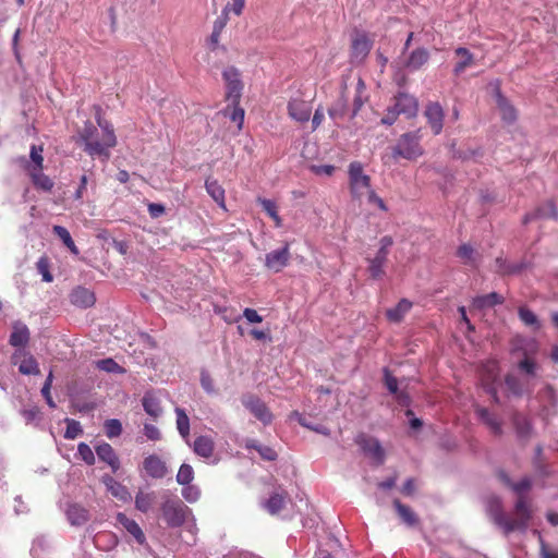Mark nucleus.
<instances>
[{
  "instance_id": "nucleus-1",
  "label": "nucleus",
  "mask_w": 558,
  "mask_h": 558,
  "mask_svg": "<svg viewBox=\"0 0 558 558\" xmlns=\"http://www.w3.org/2000/svg\"><path fill=\"white\" fill-rule=\"evenodd\" d=\"M98 126L86 122L78 131V141L84 145V150L93 158L101 157L108 160L110 149L117 145V137L110 122L97 117Z\"/></svg>"
},
{
  "instance_id": "nucleus-2",
  "label": "nucleus",
  "mask_w": 558,
  "mask_h": 558,
  "mask_svg": "<svg viewBox=\"0 0 558 558\" xmlns=\"http://www.w3.org/2000/svg\"><path fill=\"white\" fill-rule=\"evenodd\" d=\"M486 510L494 523L502 529L506 535L515 530L525 531L532 518L531 508L523 498H518L514 505V519H510L504 513L501 500L497 496L487 499Z\"/></svg>"
},
{
  "instance_id": "nucleus-3",
  "label": "nucleus",
  "mask_w": 558,
  "mask_h": 558,
  "mask_svg": "<svg viewBox=\"0 0 558 558\" xmlns=\"http://www.w3.org/2000/svg\"><path fill=\"white\" fill-rule=\"evenodd\" d=\"M349 189L353 201L362 204L365 202L371 206H376L381 211L388 208L381 197H379L371 185V178L367 175L362 163L353 161L349 165Z\"/></svg>"
},
{
  "instance_id": "nucleus-4",
  "label": "nucleus",
  "mask_w": 558,
  "mask_h": 558,
  "mask_svg": "<svg viewBox=\"0 0 558 558\" xmlns=\"http://www.w3.org/2000/svg\"><path fill=\"white\" fill-rule=\"evenodd\" d=\"M420 140L421 136L417 132L403 134L393 147V157H402L409 160L420 157L423 154Z\"/></svg>"
},
{
  "instance_id": "nucleus-5",
  "label": "nucleus",
  "mask_w": 558,
  "mask_h": 558,
  "mask_svg": "<svg viewBox=\"0 0 558 558\" xmlns=\"http://www.w3.org/2000/svg\"><path fill=\"white\" fill-rule=\"evenodd\" d=\"M165 521L171 527L182 525L192 513L191 509L179 500L168 499L161 506Z\"/></svg>"
},
{
  "instance_id": "nucleus-6",
  "label": "nucleus",
  "mask_w": 558,
  "mask_h": 558,
  "mask_svg": "<svg viewBox=\"0 0 558 558\" xmlns=\"http://www.w3.org/2000/svg\"><path fill=\"white\" fill-rule=\"evenodd\" d=\"M290 258V244L287 242L282 247L267 253L264 265L268 270L277 274L289 265Z\"/></svg>"
},
{
  "instance_id": "nucleus-7",
  "label": "nucleus",
  "mask_w": 558,
  "mask_h": 558,
  "mask_svg": "<svg viewBox=\"0 0 558 558\" xmlns=\"http://www.w3.org/2000/svg\"><path fill=\"white\" fill-rule=\"evenodd\" d=\"M12 363L19 367L23 375L39 374V366L35 357L24 349H16L12 355Z\"/></svg>"
},
{
  "instance_id": "nucleus-8",
  "label": "nucleus",
  "mask_w": 558,
  "mask_h": 558,
  "mask_svg": "<svg viewBox=\"0 0 558 558\" xmlns=\"http://www.w3.org/2000/svg\"><path fill=\"white\" fill-rule=\"evenodd\" d=\"M243 405L264 425L272 422V414L267 405L255 396H245L242 399Z\"/></svg>"
},
{
  "instance_id": "nucleus-9",
  "label": "nucleus",
  "mask_w": 558,
  "mask_h": 558,
  "mask_svg": "<svg viewBox=\"0 0 558 558\" xmlns=\"http://www.w3.org/2000/svg\"><path fill=\"white\" fill-rule=\"evenodd\" d=\"M222 76L227 85L228 100H230L232 105L238 104L243 87L240 80V73L236 69L230 66L223 71Z\"/></svg>"
},
{
  "instance_id": "nucleus-10",
  "label": "nucleus",
  "mask_w": 558,
  "mask_h": 558,
  "mask_svg": "<svg viewBox=\"0 0 558 558\" xmlns=\"http://www.w3.org/2000/svg\"><path fill=\"white\" fill-rule=\"evenodd\" d=\"M142 466L146 475L151 478L160 480L168 474V466L166 462L157 454H149L145 457Z\"/></svg>"
},
{
  "instance_id": "nucleus-11",
  "label": "nucleus",
  "mask_w": 558,
  "mask_h": 558,
  "mask_svg": "<svg viewBox=\"0 0 558 558\" xmlns=\"http://www.w3.org/2000/svg\"><path fill=\"white\" fill-rule=\"evenodd\" d=\"M288 112L291 119L304 123L311 118L312 105L301 98H292L288 104Z\"/></svg>"
},
{
  "instance_id": "nucleus-12",
  "label": "nucleus",
  "mask_w": 558,
  "mask_h": 558,
  "mask_svg": "<svg viewBox=\"0 0 558 558\" xmlns=\"http://www.w3.org/2000/svg\"><path fill=\"white\" fill-rule=\"evenodd\" d=\"M424 116L433 133L435 135L440 134L445 117L442 107L438 102H429L424 110Z\"/></svg>"
},
{
  "instance_id": "nucleus-13",
  "label": "nucleus",
  "mask_w": 558,
  "mask_h": 558,
  "mask_svg": "<svg viewBox=\"0 0 558 558\" xmlns=\"http://www.w3.org/2000/svg\"><path fill=\"white\" fill-rule=\"evenodd\" d=\"M357 444L365 454L371 457L377 464H381L385 460V452L379 441L372 437L361 436Z\"/></svg>"
},
{
  "instance_id": "nucleus-14",
  "label": "nucleus",
  "mask_w": 558,
  "mask_h": 558,
  "mask_svg": "<svg viewBox=\"0 0 558 558\" xmlns=\"http://www.w3.org/2000/svg\"><path fill=\"white\" fill-rule=\"evenodd\" d=\"M393 107L397 113L404 114L408 118L415 117L418 110L416 98L405 93H400L396 97Z\"/></svg>"
},
{
  "instance_id": "nucleus-15",
  "label": "nucleus",
  "mask_w": 558,
  "mask_h": 558,
  "mask_svg": "<svg viewBox=\"0 0 558 558\" xmlns=\"http://www.w3.org/2000/svg\"><path fill=\"white\" fill-rule=\"evenodd\" d=\"M95 452L99 460L110 466L113 473L120 469V459L111 445L102 442L96 446Z\"/></svg>"
},
{
  "instance_id": "nucleus-16",
  "label": "nucleus",
  "mask_w": 558,
  "mask_h": 558,
  "mask_svg": "<svg viewBox=\"0 0 558 558\" xmlns=\"http://www.w3.org/2000/svg\"><path fill=\"white\" fill-rule=\"evenodd\" d=\"M116 519L118 524H120L130 535H132L137 544H145V534L141 526L134 520L128 518L122 512H119Z\"/></svg>"
},
{
  "instance_id": "nucleus-17",
  "label": "nucleus",
  "mask_w": 558,
  "mask_h": 558,
  "mask_svg": "<svg viewBox=\"0 0 558 558\" xmlns=\"http://www.w3.org/2000/svg\"><path fill=\"white\" fill-rule=\"evenodd\" d=\"M189 446H191L194 453L201 458L209 459L214 454L215 441L210 436H197L193 444H190Z\"/></svg>"
},
{
  "instance_id": "nucleus-18",
  "label": "nucleus",
  "mask_w": 558,
  "mask_h": 558,
  "mask_svg": "<svg viewBox=\"0 0 558 558\" xmlns=\"http://www.w3.org/2000/svg\"><path fill=\"white\" fill-rule=\"evenodd\" d=\"M65 515L69 523L73 526H81L89 520L88 510L78 504H69L65 509Z\"/></svg>"
},
{
  "instance_id": "nucleus-19",
  "label": "nucleus",
  "mask_w": 558,
  "mask_h": 558,
  "mask_svg": "<svg viewBox=\"0 0 558 558\" xmlns=\"http://www.w3.org/2000/svg\"><path fill=\"white\" fill-rule=\"evenodd\" d=\"M28 340L29 330L27 326L20 320L14 322L12 325V332L9 340L10 344L17 349H24Z\"/></svg>"
},
{
  "instance_id": "nucleus-20",
  "label": "nucleus",
  "mask_w": 558,
  "mask_h": 558,
  "mask_svg": "<svg viewBox=\"0 0 558 558\" xmlns=\"http://www.w3.org/2000/svg\"><path fill=\"white\" fill-rule=\"evenodd\" d=\"M499 477L505 485L510 487L519 496V498H523L526 501L524 494L532 487V480L530 477H523L518 483H513L505 472H500Z\"/></svg>"
},
{
  "instance_id": "nucleus-21",
  "label": "nucleus",
  "mask_w": 558,
  "mask_h": 558,
  "mask_svg": "<svg viewBox=\"0 0 558 558\" xmlns=\"http://www.w3.org/2000/svg\"><path fill=\"white\" fill-rule=\"evenodd\" d=\"M71 302L78 307L87 308L94 305L95 295L90 290L77 287L71 293Z\"/></svg>"
},
{
  "instance_id": "nucleus-22",
  "label": "nucleus",
  "mask_w": 558,
  "mask_h": 558,
  "mask_svg": "<svg viewBox=\"0 0 558 558\" xmlns=\"http://www.w3.org/2000/svg\"><path fill=\"white\" fill-rule=\"evenodd\" d=\"M142 404L146 414L154 420L162 414L160 400L154 392H146L142 399Z\"/></svg>"
},
{
  "instance_id": "nucleus-23",
  "label": "nucleus",
  "mask_w": 558,
  "mask_h": 558,
  "mask_svg": "<svg viewBox=\"0 0 558 558\" xmlns=\"http://www.w3.org/2000/svg\"><path fill=\"white\" fill-rule=\"evenodd\" d=\"M371 50V43L365 35H357L352 41V58L356 62L363 61Z\"/></svg>"
},
{
  "instance_id": "nucleus-24",
  "label": "nucleus",
  "mask_w": 558,
  "mask_h": 558,
  "mask_svg": "<svg viewBox=\"0 0 558 558\" xmlns=\"http://www.w3.org/2000/svg\"><path fill=\"white\" fill-rule=\"evenodd\" d=\"M456 56L459 58L458 62L454 65L453 72L456 75H460L466 69L475 65L474 56L463 47H459L456 49Z\"/></svg>"
},
{
  "instance_id": "nucleus-25",
  "label": "nucleus",
  "mask_w": 558,
  "mask_h": 558,
  "mask_svg": "<svg viewBox=\"0 0 558 558\" xmlns=\"http://www.w3.org/2000/svg\"><path fill=\"white\" fill-rule=\"evenodd\" d=\"M104 483H105L108 492H110L111 495L114 496L116 498H118L119 500L128 501L131 499V494L128 490V488L124 485H122L121 483L117 482L113 477L105 476Z\"/></svg>"
},
{
  "instance_id": "nucleus-26",
  "label": "nucleus",
  "mask_w": 558,
  "mask_h": 558,
  "mask_svg": "<svg viewBox=\"0 0 558 558\" xmlns=\"http://www.w3.org/2000/svg\"><path fill=\"white\" fill-rule=\"evenodd\" d=\"M286 505L284 492H275L270 497L263 502V507L270 513L277 514L283 509Z\"/></svg>"
},
{
  "instance_id": "nucleus-27",
  "label": "nucleus",
  "mask_w": 558,
  "mask_h": 558,
  "mask_svg": "<svg viewBox=\"0 0 558 558\" xmlns=\"http://www.w3.org/2000/svg\"><path fill=\"white\" fill-rule=\"evenodd\" d=\"M174 412L177 415V429L183 440L190 445V418L181 408H175Z\"/></svg>"
},
{
  "instance_id": "nucleus-28",
  "label": "nucleus",
  "mask_w": 558,
  "mask_h": 558,
  "mask_svg": "<svg viewBox=\"0 0 558 558\" xmlns=\"http://www.w3.org/2000/svg\"><path fill=\"white\" fill-rule=\"evenodd\" d=\"M513 425L517 432V436L521 440L530 439L532 435V425L524 415L515 414L513 416Z\"/></svg>"
},
{
  "instance_id": "nucleus-29",
  "label": "nucleus",
  "mask_w": 558,
  "mask_h": 558,
  "mask_svg": "<svg viewBox=\"0 0 558 558\" xmlns=\"http://www.w3.org/2000/svg\"><path fill=\"white\" fill-rule=\"evenodd\" d=\"M534 217H541V218H551L557 220L558 218V211L553 202H546L544 205L537 208L535 215H526L524 217V223L530 222Z\"/></svg>"
},
{
  "instance_id": "nucleus-30",
  "label": "nucleus",
  "mask_w": 558,
  "mask_h": 558,
  "mask_svg": "<svg viewBox=\"0 0 558 558\" xmlns=\"http://www.w3.org/2000/svg\"><path fill=\"white\" fill-rule=\"evenodd\" d=\"M411 307L412 303L407 299H402L393 308H389L386 314L390 322L399 323Z\"/></svg>"
},
{
  "instance_id": "nucleus-31",
  "label": "nucleus",
  "mask_w": 558,
  "mask_h": 558,
  "mask_svg": "<svg viewBox=\"0 0 558 558\" xmlns=\"http://www.w3.org/2000/svg\"><path fill=\"white\" fill-rule=\"evenodd\" d=\"M496 98L497 106L500 110L502 120L507 123H512L517 118L514 108L507 101V99L499 92H497Z\"/></svg>"
},
{
  "instance_id": "nucleus-32",
  "label": "nucleus",
  "mask_w": 558,
  "mask_h": 558,
  "mask_svg": "<svg viewBox=\"0 0 558 558\" xmlns=\"http://www.w3.org/2000/svg\"><path fill=\"white\" fill-rule=\"evenodd\" d=\"M502 302V296L496 292H492L485 295H478L473 300V307L477 310H484L493 307L496 304Z\"/></svg>"
},
{
  "instance_id": "nucleus-33",
  "label": "nucleus",
  "mask_w": 558,
  "mask_h": 558,
  "mask_svg": "<svg viewBox=\"0 0 558 558\" xmlns=\"http://www.w3.org/2000/svg\"><path fill=\"white\" fill-rule=\"evenodd\" d=\"M205 187L213 199L221 207H225V190L216 180H206Z\"/></svg>"
},
{
  "instance_id": "nucleus-34",
  "label": "nucleus",
  "mask_w": 558,
  "mask_h": 558,
  "mask_svg": "<svg viewBox=\"0 0 558 558\" xmlns=\"http://www.w3.org/2000/svg\"><path fill=\"white\" fill-rule=\"evenodd\" d=\"M395 508L401 518V520L409 526H414L417 524L418 520L416 514L409 508L408 506H404L399 500H395L393 502Z\"/></svg>"
},
{
  "instance_id": "nucleus-35",
  "label": "nucleus",
  "mask_w": 558,
  "mask_h": 558,
  "mask_svg": "<svg viewBox=\"0 0 558 558\" xmlns=\"http://www.w3.org/2000/svg\"><path fill=\"white\" fill-rule=\"evenodd\" d=\"M478 417L492 429L496 435L501 434V425L496 416H494L487 409L478 408L476 411Z\"/></svg>"
},
{
  "instance_id": "nucleus-36",
  "label": "nucleus",
  "mask_w": 558,
  "mask_h": 558,
  "mask_svg": "<svg viewBox=\"0 0 558 558\" xmlns=\"http://www.w3.org/2000/svg\"><path fill=\"white\" fill-rule=\"evenodd\" d=\"M457 255L464 265H468V266L476 265L478 254L474 251V248L471 245H469V244L460 245L457 251Z\"/></svg>"
},
{
  "instance_id": "nucleus-37",
  "label": "nucleus",
  "mask_w": 558,
  "mask_h": 558,
  "mask_svg": "<svg viewBox=\"0 0 558 558\" xmlns=\"http://www.w3.org/2000/svg\"><path fill=\"white\" fill-rule=\"evenodd\" d=\"M32 181L35 186L38 189H41L44 191H50L53 186V182L50 180L49 177L43 173L41 170H29L28 171Z\"/></svg>"
},
{
  "instance_id": "nucleus-38",
  "label": "nucleus",
  "mask_w": 558,
  "mask_h": 558,
  "mask_svg": "<svg viewBox=\"0 0 558 558\" xmlns=\"http://www.w3.org/2000/svg\"><path fill=\"white\" fill-rule=\"evenodd\" d=\"M155 499L154 493L140 492L135 496V507L141 512H147L153 507Z\"/></svg>"
},
{
  "instance_id": "nucleus-39",
  "label": "nucleus",
  "mask_w": 558,
  "mask_h": 558,
  "mask_svg": "<svg viewBox=\"0 0 558 558\" xmlns=\"http://www.w3.org/2000/svg\"><path fill=\"white\" fill-rule=\"evenodd\" d=\"M258 203L262 205L266 214L274 220L275 226L280 228L282 226V219L278 215L276 203L267 198H258Z\"/></svg>"
},
{
  "instance_id": "nucleus-40",
  "label": "nucleus",
  "mask_w": 558,
  "mask_h": 558,
  "mask_svg": "<svg viewBox=\"0 0 558 558\" xmlns=\"http://www.w3.org/2000/svg\"><path fill=\"white\" fill-rule=\"evenodd\" d=\"M428 58H429V54H428L427 50L416 49L411 53L407 65H408V68H410L412 70H417L423 64H425L427 62Z\"/></svg>"
},
{
  "instance_id": "nucleus-41",
  "label": "nucleus",
  "mask_w": 558,
  "mask_h": 558,
  "mask_svg": "<svg viewBox=\"0 0 558 558\" xmlns=\"http://www.w3.org/2000/svg\"><path fill=\"white\" fill-rule=\"evenodd\" d=\"M53 233L60 238L63 244L75 255L78 254V250L66 228L62 226H54Z\"/></svg>"
},
{
  "instance_id": "nucleus-42",
  "label": "nucleus",
  "mask_w": 558,
  "mask_h": 558,
  "mask_svg": "<svg viewBox=\"0 0 558 558\" xmlns=\"http://www.w3.org/2000/svg\"><path fill=\"white\" fill-rule=\"evenodd\" d=\"M484 368L487 371V377L483 378L484 385L486 386L487 390L493 395V397L496 399L495 388L488 381L494 383L498 377L497 363L495 361L488 362Z\"/></svg>"
},
{
  "instance_id": "nucleus-43",
  "label": "nucleus",
  "mask_w": 558,
  "mask_h": 558,
  "mask_svg": "<svg viewBox=\"0 0 558 558\" xmlns=\"http://www.w3.org/2000/svg\"><path fill=\"white\" fill-rule=\"evenodd\" d=\"M175 480H177L178 484H180L182 486L191 484L192 481L194 480V470H193L192 465H190L187 463L181 464Z\"/></svg>"
},
{
  "instance_id": "nucleus-44",
  "label": "nucleus",
  "mask_w": 558,
  "mask_h": 558,
  "mask_svg": "<svg viewBox=\"0 0 558 558\" xmlns=\"http://www.w3.org/2000/svg\"><path fill=\"white\" fill-rule=\"evenodd\" d=\"M31 160L33 165L27 166V170H43V147L33 145L31 147Z\"/></svg>"
},
{
  "instance_id": "nucleus-45",
  "label": "nucleus",
  "mask_w": 558,
  "mask_h": 558,
  "mask_svg": "<svg viewBox=\"0 0 558 558\" xmlns=\"http://www.w3.org/2000/svg\"><path fill=\"white\" fill-rule=\"evenodd\" d=\"M105 433L108 438H114L121 435L122 424L117 418H109L104 424Z\"/></svg>"
},
{
  "instance_id": "nucleus-46",
  "label": "nucleus",
  "mask_w": 558,
  "mask_h": 558,
  "mask_svg": "<svg viewBox=\"0 0 558 558\" xmlns=\"http://www.w3.org/2000/svg\"><path fill=\"white\" fill-rule=\"evenodd\" d=\"M519 317L526 326H531L534 329L541 327L537 316L526 307L519 308Z\"/></svg>"
},
{
  "instance_id": "nucleus-47",
  "label": "nucleus",
  "mask_w": 558,
  "mask_h": 558,
  "mask_svg": "<svg viewBox=\"0 0 558 558\" xmlns=\"http://www.w3.org/2000/svg\"><path fill=\"white\" fill-rule=\"evenodd\" d=\"M497 270L501 274H518L523 268V264H508L501 257L496 258Z\"/></svg>"
},
{
  "instance_id": "nucleus-48",
  "label": "nucleus",
  "mask_w": 558,
  "mask_h": 558,
  "mask_svg": "<svg viewBox=\"0 0 558 558\" xmlns=\"http://www.w3.org/2000/svg\"><path fill=\"white\" fill-rule=\"evenodd\" d=\"M97 367L107 373H116L122 374L124 373V368L121 367L116 361L112 359H104L97 362Z\"/></svg>"
},
{
  "instance_id": "nucleus-49",
  "label": "nucleus",
  "mask_w": 558,
  "mask_h": 558,
  "mask_svg": "<svg viewBox=\"0 0 558 558\" xmlns=\"http://www.w3.org/2000/svg\"><path fill=\"white\" fill-rule=\"evenodd\" d=\"M182 497L190 504L196 502L201 497V489L196 485H183Z\"/></svg>"
},
{
  "instance_id": "nucleus-50",
  "label": "nucleus",
  "mask_w": 558,
  "mask_h": 558,
  "mask_svg": "<svg viewBox=\"0 0 558 558\" xmlns=\"http://www.w3.org/2000/svg\"><path fill=\"white\" fill-rule=\"evenodd\" d=\"M345 108H347V100L341 97L337 100V102L335 105H332L328 109V114L333 121H337L338 119H340L344 116Z\"/></svg>"
},
{
  "instance_id": "nucleus-51",
  "label": "nucleus",
  "mask_w": 558,
  "mask_h": 558,
  "mask_svg": "<svg viewBox=\"0 0 558 558\" xmlns=\"http://www.w3.org/2000/svg\"><path fill=\"white\" fill-rule=\"evenodd\" d=\"M77 453L86 464L93 465L95 463L94 451L87 444L80 442L77 446Z\"/></svg>"
},
{
  "instance_id": "nucleus-52",
  "label": "nucleus",
  "mask_w": 558,
  "mask_h": 558,
  "mask_svg": "<svg viewBox=\"0 0 558 558\" xmlns=\"http://www.w3.org/2000/svg\"><path fill=\"white\" fill-rule=\"evenodd\" d=\"M385 260L386 258H380V255L378 254H376V256L371 260L369 272L373 278L377 279L381 277V275L384 274L383 265Z\"/></svg>"
},
{
  "instance_id": "nucleus-53",
  "label": "nucleus",
  "mask_w": 558,
  "mask_h": 558,
  "mask_svg": "<svg viewBox=\"0 0 558 558\" xmlns=\"http://www.w3.org/2000/svg\"><path fill=\"white\" fill-rule=\"evenodd\" d=\"M82 433L81 424L75 420H66V429L64 437L68 439H74Z\"/></svg>"
},
{
  "instance_id": "nucleus-54",
  "label": "nucleus",
  "mask_w": 558,
  "mask_h": 558,
  "mask_svg": "<svg viewBox=\"0 0 558 558\" xmlns=\"http://www.w3.org/2000/svg\"><path fill=\"white\" fill-rule=\"evenodd\" d=\"M201 386L205 390V392H207L208 395L217 393V390L214 385V380L206 371H203L201 373Z\"/></svg>"
},
{
  "instance_id": "nucleus-55",
  "label": "nucleus",
  "mask_w": 558,
  "mask_h": 558,
  "mask_svg": "<svg viewBox=\"0 0 558 558\" xmlns=\"http://www.w3.org/2000/svg\"><path fill=\"white\" fill-rule=\"evenodd\" d=\"M246 0H230L223 8L225 13L232 12L235 15H241Z\"/></svg>"
},
{
  "instance_id": "nucleus-56",
  "label": "nucleus",
  "mask_w": 558,
  "mask_h": 558,
  "mask_svg": "<svg viewBox=\"0 0 558 558\" xmlns=\"http://www.w3.org/2000/svg\"><path fill=\"white\" fill-rule=\"evenodd\" d=\"M506 385L513 395L519 396L523 392L520 380L513 375H508L506 377Z\"/></svg>"
},
{
  "instance_id": "nucleus-57",
  "label": "nucleus",
  "mask_w": 558,
  "mask_h": 558,
  "mask_svg": "<svg viewBox=\"0 0 558 558\" xmlns=\"http://www.w3.org/2000/svg\"><path fill=\"white\" fill-rule=\"evenodd\" d=\"M143 430H144V435L147 437V439L149 440H153V441H157V440H160L161 439V433L160 430L158 429L157 426L153 425V424H149V423H145L144 424V427H143Z\"/></svg>"
},
{
  "instance_id": "nucleus-58",
  "label": "nucleus",
  "mask_w": 558,
  "mask_h": 558,
  "mask_svg": "<svg viewBox=\"0 0 558 558\" xmlns=\"http://www.w3.org/2000/svg\"><path fill=\"white\" fill-rule=\"evenodd\" d=\"M238 104H234L230 113L229 118L238 124L239 130L242 129L243 121H244V110L236 106Z\"/></svg>"
},
{
  "instance_id": "nucleus-59",
  "label": "nucleus",
  "mask_w": 558,
  "mask_h": 558,
  "mask_svg": "<svg viewBox=\"0 0 558 558\" xmlns=\"http://www.w3.org/2000/svg\"><path fill=\"white\" fill-rule=\"evenodd\" d=\"M519 368L527 376L533 377L535 375L536 364L525 357L519 363Z\"/></svg>"
},
{
  "instance_id": "nucleus-60",
  "label": "nucleus",
  "mask_w": 558,
  "mask_h": 558,
  "mask_svg": "<svg viewBox=\"0 0 558 558\" xmlns=\"http://www.w3.org/2000/svg\"><path fill=\"white\" fill-rule=\"evenodd\" d=\"M196 525L194 523L189 524L184 530L185 535L183 536V541L190 546L194 545L196 542Z\"/></svg>"
},
{
  "instance_id": "nucleus-61",
  "label": "nucleus",
  "mask_w": 558,
  "mask_h": 558,
  "mask_svg": "<svg viewBox=\"0 0 558 558\" xmlns=\"http://www.w3.org/2000/svg\"><path fill=\"white\" fill-rule=\"evenodd\" d=\"M256 451H258L260 457L267 461H274L277 458V452L268 446H256Z\"/></svg>"
},
{
  "instance_id": "nucleus-62",
  "label": "nucleus",
  "mask_w": 558,
  "mask_h": 558,
  "mask_svg": "<svg viewBox=\"0 0 558 558\" xmlns=\"http://www.w3.org/2000/svg\"><path fill=\"white\" fill-rule=\"evenodd\" d=\"M49 545L48 539L45 536H38L33 541V545L31 548V553L33 556H37L39 550H43L46 546Z\"/></svg>"
},
{
  "instance_id": "nucleus-63",
  "label": "nucleus",
  "mask_w": 558,
  "mask_h": 558,
  "mask_svg": "<svg viewBox=\"0 0 558 558\" xmlns=\"http://www.w3.org/2000/svg\"><path fill=\"white\" fill-rule=\"evenodd\" d=\"M311 170L317 175H331L335 171V167L331 165H313Z\"/></svg>"
},
{
  "instance_id": "nucleus-64",
  "label": "nucleus",
  "mask_w": 558,
  "mask_h": 558,
  "mask_svg": "<svg viewBox=\"0 0 558 558\" xmlns=\"http://www.w3.org/2000/svg\"><path fill=\"white\" fill-rule=\"evenodd\" d=\"M37 268H38V271L41 274L44 281H46V282H51L52 281L53 278H52L51 274L48 270V263H47V260L45 258H40L37 262Z\"/></svg>"
}]
</instances>
